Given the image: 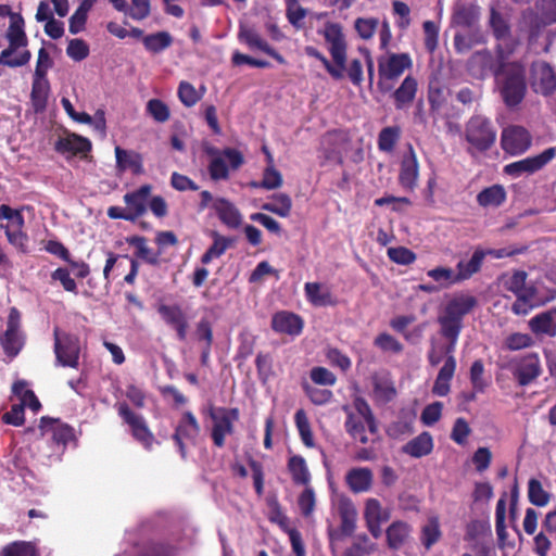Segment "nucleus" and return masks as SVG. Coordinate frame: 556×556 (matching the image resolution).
I'll return each mask as SVG.
<instances>
[{"label":"nucleus","instance_id":"1","mask_svg":"<svg viewBox=\"0 0 556 556\" xmlns=\"http://www.w3.org/2000/svg\"><path fill=\"white\" fill-rule=\"evenodd\" d=\"M24 26L21 14L10 13V23L4 36L9 46L0 53V65L20 67L30 61L31 53L26 49L28 39Z\"/></svg>","mask_w":556,"mask_h":556},{"label":"nucleus","instance_id":"2","mask_svg":"<svg viewBox=\"0 0 556 556\" xmlns=\"http://www.w3.org/2000/svg\"><path fill=\"white\" fill-rule=\"evenodd\" d=\"M526 71L523 65L514 62L507 64L502 71L501 94L509 108L520 104L526 96Z\"/></svg>","mask_w":556,"mask_h":556},{"label":"nucleus","instance_id":"3","mask_svg":"<svg viewBox=\"0 0 556 556\" xmlns=\"http://www.w3.org/2000/svg\"><path fill=\"white\" fill-rule=\"evenodd\" d=\"M477 299L468 293H456L446 303L443 312L438 317L440 327L456 331L463 328V318L477 305Z\"/></svg>","mask_w":556,"mask_h":556},{"label":"nucleus","instance_id":"4","mask_svg":"<svg viewBox=\"0 0 556 556\" xmlns=\"http://www.w3.org/2000/svg\"><path fill=\"white\" fill-rule=\"evenodd\" d=\"M206 412L213 422L212 440L217 447H223L226 437L235 431L233 424L239 420V409L210 405Z\"/></svg>","mask_w":556,"mask_h":556},{"label":"nucleus","instance_id":"5","mask_svg":"<svg viewBox=\"0 0 556 556\" xmlns=\"http://www.w3.org/2000/svg\"><path fill=\"white\" fill-rule=\"evenodd\" d=\"M0 219L9 220V224L0 225V228L5 232L9 243L21 252H26L28 236L24 231L25 220L21 211L2 204L0 205Z\"/></svg>","mask_w":556,"mask_h":556},{"label":"nucleus","instance_id":"6","mask_svg":"<svg viewBox=\"0 0 556 556\" xmlns=\"http://www.w3.org/2000/svg\"><path fill=\"white\" fill-rule=\"evenodd\" d=\"M496 139L491 122L480 115L471 117L466 126V140L478 151L489 150Z\"/></svg>","mask_w":556,"mask_h":556},{"label":"nucleus","instance_id":"7","mask_svg":"<svg viewBox=\"0 0 556 556\" xmlns=\"http://www.w3.org/2000/svg\"><path fill=\"white\" fill-rule=\"evenodd\" d=\"M530 86L543 97H549L556 91V73L546 61H535L530 66Z\"/></svg>","mask_w":556,"mask_h":556},{"label":"nucleus","instance_id":"8","mask_svg":"<svg viewBox=\"0 0 556 556\" xmlns=\"http://www.w3.org/2000/svg\"><path fill=\"white\" fill-rule=\"evenodd\" d=\"M407 53H390L378 58L379 85L397 79L405 70L412 67Z\"/></svg>","mask_w":556,"mask_h":556},{"label":"nucleus","instance_id":"9","mask_svg":"<svg viewBox=\"0 0 556 556\" xmlns=\"http://www.w3.org/2000/svg\"><path fill=\"white\" fill-rule=\"evenodd\" d=\"M79 341L72 334L62 333L54 329V353L58 364L76 368L79 358Z\"/></svg>","mask_w":556,"mask_h":556},{"label":"nucleus","instance_id":"10","mask_svg":"<svg viewBox=\"0 0 556 556\" xmlns=\"http://www.w3.org/2000/svg\"><path fill=\"white\" fill-rule=\"evenodd\" d=\"M510 366L513 376L521 387L530 384L542 374L541 361L536 353H527L515 358Z\"/></svg>","mask_w":556,"mask_h":556},{"label":"nucleus","instance_id":"11","mask_svg":"<svg viewBox=\"0 0 556 556\" xmlns=\"http://www.w3.org/2000/svg\"><path fill=\"white\" fill-rule=\"evenodd\" d=\"M338 510L341 519L340 530L329 531V541L332 552L337 549L342 538L352 535L356 528L357 510L350 500H341Z\"/></svg>","mask_w":556,"mask_h":556},{"label":"nucleus","instance_id":"12","mask_svg":"<svg viewBox=\"0 0 556 556\" xmlns=\"http://www.w3.org/2000/svg\"><path fill=\"white\" fill-rule=\"evenodd\" d=\"M555 156L556 148H548L538 155L505 165L504 173L514 178H518L523 174L530 175L543 168Z\"/></svg>","mask_w":556,"mask_h":556},{"label":"nucleus","instance_id":"13","mask_svg":"<svg viewBox=\"0 0 556 556\" xmlns=\"http://www.w3.org/2000/svg\"><path fill=\"white\" fill-rule=\"evenodd\" d=\"M118 414L130 427L132 437L139 441L147 450H151L155 439L147 426L144 418L130 410L127 404L118 405Z\"/></svg>","mask_w":556,"mask_h":556},{"label":"nucleus","instance_id":"14","mask_svg":"<svg viewBox=\"0 0 556 556\" xmlns=\"http://www.w3.org/2000/svg\"><path fill=\"white\" fill-rule=\"evenodd\" d=\"M21 314L15 307H11L7 321V330L1 337L0 342L4 352L10 356H15L23 346V336L20 331Z\"/></svg>","mask_w":556,"mask_h":556},{"label":"nucleus","instance_id":"15","mask_svg":"<svg viewBox=\"0 0 556 556\" xmlns=\"http://www.w3.org/2000/svg\"><path fill=\"white\" fill-rule=\"evenodd\" d=\"M501 144L503 150L511 155L522 154L531 146V136L521 126H508L502 132Z\"/></svg>","mask_w":556,"mask_h":556},{"label":"nucleus","instance_id":"16","mask_svg":"<svg viewBox=\"0 0 556 556\" xmlns=\"http://www.w3.org/2000/svg\"><path fill=\"white\" fill-rule=\"evenodd\" d=\"M321 34L329 45V51L334 63L339 67H344L346 62V43L341 25L327 23Z\"/></svg>","mask_w":556,"mask_h":556},{"label":"nucleus","instance_id":"17","mask_svg":"<svg viewBox=\"0 0 556 556\" xmlns=\"http://www.w3.org/2000/svg\"><path fill=\"white\" fill-rule=\"evenodd\" d=\"M238 39L241 43L245 45L251 50H260L278 63L285 64L286 59L278 53L261 36V34L252 26L240 25L238 31Z\"/></svg>","mask_w":556,"mask_h":556},{"label":"nucleus","instance_id":"18","mask_svg":"<svg viewBox=\"0 0 556 556\" xmlns=\"http://www.w3.org/2000/svg\"><path fill=\"white\" fill-rule=\"evenodd\" d=\"M243 163L242 154L235 149H226L222 154L212 159L208 172L214 180L228 178V165L237 169Z\"/></svg>","mask_w":556,"mask_h":556},{"label":"nucleus","instance_id":"19","mask_svg":"<svg viewBox=\"0 0 556 556\" xmlns=\"http://www.w3.org/2000/svg\"><path fill=\"white\" fill-rule=\"evenodd\" d=\"M364 519L370 534L378 539L382 534V523L390 519V511L383 508L377 498H367L364 507Z\"/></svg>","mask_w":556,"mask_h":556},{"label":"nucleus","instance_id":"20","mask_svg":"<svg viewBox=\"0 0 556 556\" xmlns=\"http://www.w3.org/2000/svg\"><path fill=\"white\" fill-rule=\"evenodd\" d=\"M200 431L201 428L195 416L191 412H185L173 434V440L184 458L186 457L185 440L193 442Z\"/></svg>","mask_w":556,"mask_h":556},{"label":"nucleus","instance_id":"21","mask_svg":"<svg viewBox=\"0 0 556 556\" xmlns=\"http://www.w3.org/2000/svg\"><path fill=\"white\" fill-rule=\"evenodd\" d=\"M419 177V164L417 155L412 146L408 148V152L402 157L400 164L399 182L400 185L409 191H413L418 185Z\"/></svg>","mask_w":556,"mask_h":556},{"label":"nucleus","instance_id":"22","mask_svg":"<svg viewBox=\"0 0 556 556\" xmlns=\"http://www.w3.org/2000/svg\"><path fill=\"white\" fill-rule=\"evenodd\" d=\"M157 312L163 320L176 330L178 339L186 340L189 324L182 309L177 305L162 304L157 307Z\"/></svg>","mask_w":556,"mask_h":556},{"label":"nucleus","instance_id":"23","mask_svg":"<svg viewBox=\"0 0 556 556\" xmlns=\"http://www.w3.org/2000/svg\"><path fill=\"white\" fill-rule=\"evenodd\" d=\"M527 277L526 271L515 270L504 274L501 277V282L505 290L513 292L516 296L521 295L526 298L527 294H536L535 288L527 285Z\"/></svg>","mask_w":556,"mask_h":556},{"label":"nucleus","instance_id":"24","mask_svg":"<svg viewBox=\"0 0 556 556\" xmlns=\"http://www.w3.org/2000/svg\"><path fill=\"white\" fill-rule=\"evenodd\" d=\"M456 371V358L448 356L440 368L432 387V393L437 396H446L451 391V381Z\"/></svg>","mask_w":556,"mask_h":556},{"label":"nucleus","instance_id":"25","mask_svg":"<svg viewBox=\"0 0 556 556\" xmlns=\"http://www.w3.org/2000/svg\"><path fill=\"white\" fill-rule=\"evenodd\" d=\"M345 482L354 493L367 492L372 486L374 473L367 467H355L346 472Z\"/></svg>","mask_w":556,"mask_h":556},{"label":"nucleus","instance_id":"26","mask_svg":"<svg viewBox=\"0 0 556 556\" xmlns=\"http://www.w3.org/2000/svg\"><path fill=\"white\" fill-rule=\"evenodd\" d=\"M271 327L276 332L298 336L303 328L302 319L289 312H278L273 316Z\"/></svg>","mask_w":556,"mask_h":556},{"label":"nucleus","instance_id":"27","mask_svg":"<svg viewBox=\"0 0 556 556\" xmlns=\"http://www.w3.org/2000/svg\"><path fill=\"white\" fill-rule=\"evenodd\" d=\"M150 194L151 186L144 185L134 192H129L124 195L127 208L131 215H134L135 219L146 213Z\"/></svg>","mask_w":556,"mask_h":556},{"label":"nucleus","instance_id":"28","mask_svg":"<svg viewBox=\"0 0 556 556\" xmlns=\"http://www.w3.org/2000/svg\"><path fill=\"white\" fill-rule=\"evenodd\" d=\"M304 291L307 300L315 306H331L337 303L329 287L323 283L306 282Z\"/></svg>","mask_w":556,"mask_h":556},{"label":"nucleus","instance_id":"29","mask_svg":"<svg viewBox=\"0 0 556 556\" xmlns=\"http://www.w3.org/2000/svg\"><path fill=\"white\" fill-rule=\"evenodd\" d=\"M213 207L219 219L229 228H237L241 225L242 216L239 210L228 200L218 198L214 200Z\"/></svg>","mask_w":556,"mask_h":556},{"label":"nucleus","instance_id":"30","mask_svg":"<svg viewBox=\"0 0 556 556\" xmlns=\"http://www.w3.org/2000/svg\"><path fill=\"white\" fill-rule=\"evenodd\" d=\"M493 65L494 60L489 51H477L468 61V71L476 78H484L492 72Z\"/></svg>","mask_w":556,"mask_h":556},{"label":"nucleus","instance_id":"31","mask_svg":"<svg viewBox=\"0 0 556 556\" xmlns=\"http://www.w3.org/2000/svg\"><path fill=\"white\" fill-rule=\"evenodd\" d=\"M433 450V440L429 432H422L416 438L408 441L403 447V453L415 457L420 458L422 456L429 455Z\"/></svg>","mask_w":556,"mask_h":556},{"label":"nucleus","instance_id":"32","mask_svg":"<svg viewBox=\"0 0 556 556\" xmlns=\"http://www.w3.org/2000/svg\"><path fill=\"white\" fill-rule=\"evenodd\" d=\"M116 166L119 170H131L134 174L142 173V160L139 153L115 148Z\"/></svg>","mask_w":556,"mask_h":556},{"label":"nucleus","instance_id":"33","mask_svg":"<svg viewBox=\"0 0 556 556\" xmlns=\"http://www.w3.org/2000/svg\"><path fill=\"white\" fill-rule=\"evenodd\" d=\"M410 532L412 528L406 522H392L386 531L388 546L393 549L401 548L410 536Z\"/></svg>","mask_w":556,"mask_h":556},{"label":"nucleus","instance_id":"34","mask_svg":"<svg viewBox=\"0 0 556 556\" xmlns=\"http://www.w3.org/2000/svg\"><path fill=\"white\" fill-rule=\"evenodd\" d=\"M49 81L47 78L34 77L30 102L36 113L43 112L49 97Z\"/></svg>","mask_w":556,"mask_h":556},{"label":"nucleus","instance_id":"35","mask_svg":"<svg viewBox=\"0 0 556 556\" xmlns=\"http://www.w3.org/2000/svg\"><path fill=\"white\" fill-rule=\"evenodd\" d=\"M506 200V191L501 185L484 188L477 195V202L482 207H497Z\"/></svg>","mask_w":556,"mask_h":556},{"label":"nucleus","instance_id":"36","mask_svg":"<svg viewBox=\"0 0 556 556\" xmlns=\"http://www.w3.org/2000/svg\"><path fill=\"white\" fill-rule=\"evenodd\" d=\"M90 149V141L77 135H68L64 138L59 139V141L56 142V150L62 153H86Z\"/></svg>","mask_w":556,"mask_h":556},{"label":"nucleus","instance_id":"37","mask_svg":"<svg viewBox=\"0 0 556 556\" xmlns=\"http://www.w3.org/2000/svg\"><path fill=\"white\" fill-rule=\"evenodd\" d=\"M417 92V81L412 76H406L400 87L394 91L395 106L403 109L405 104L410 103Z\"/></svg>","mask_w":556,"mask_h":556},{"label":"nucleus","instance_id":"38","mask_svg":"<svg viewBox=\"0 0 556 556\" xmlns=\"http://www.w3.org/2000/svg\"><path fill=\"white\" fill-rule=\"evenodd\" d=\"M530 329L536 334L556 336V323L554 316L548 313H541L529 320Z\"/></svg>","mask_w":556,"mask_h":556},{"label":"nucleus","instance_id":"39","mask_svg":"<svg viewBox=\"0 0 556 556\" xmlns=\"http://www.w3.org/2000/svg\"><path fill=\"white\" fill-rule=\"evenodd\" d=\"M288 469L295 484L307 485L311 481V473L305 459L302 456L294 455L289 458Z\"/></svg>","mask_w":556,"mask_h":556},{"label":"nucleus","instance_id":"40","mask_svg":"<svg viewBox=\"0 0 556 556\" xmlns=\"http://www.w3.org/2000/svg\"><path fill=\"white\" fill-rule=\"evenodd\" d=\"M96 0H83L74 14L70 17L68 30L75 35L80 33L86 25L89 11L92 9Z\"/></svg>","mask_w":556,"mask_h":556},{"label":"nucleus","instance_id":"41","mask_svg":"<svg viewBox=\"0 0 556 556\" xmlns=\"http://www.w3.org/2000/svg\"><path fill=\"white\" fill-rule=\"evenodd\" d=\"M262 208L280 217H287L290 215L292 201L288 194L277 193L271 197L270 202L264 203Z\"/></svg>","mask_w":556,"mask_h":556},{"label":"nucleus","instance_id":"42","mask_svg":"<svg viewBox=\"0 0 556 556\" xmlns=\"http://www.w3.org/2000/svg\"><path fill=\"white\" fill-rule=\"evenodd\" d=\"M483 258H484V252L478 250L472 254L470 260L458 262V264H457L458 273L456 274L458 280L463 281L465 279H468L473 274L479 271V269L482 265Z\"/></svg>","mask_w":556,"mask_h":556},{"label":"nucleus","instance_id":"43","mask_svg":"<svg viewBox=\"0 0 556 556\" xmlns=\"http://www.w3.org/2000/svg\"><path fill=\"white\" fill-rule=\"evenodd\" d=\"M441 538L438 518H430L421 528L420 541L426 549H430Z\"/></svg>","mask_w":556,"mask_h":556},{"label":"nucleus","instance_id":"44","mask_svg":"<svg viewBox=\"0 0 556 556\" xmlns=\"http://www.w3.org/2000/svg\"><path fill=\"white\" fill-rule=\"evenodd\" d=\"M469 379L476 392L483 393L490 386V379L484 376V365L481 359L472 363L469 370Z\"/></svg>","mask_w":556,"mask_h":556},{"label":"nucleus","instance_id":"45","mask_svg":"<svg viewBox=\"0 0 556 556\" xmlns=\"http://www.w3.org/2000/svg\"><path fill=\"white\" fill-rule=\"evenodd\" d=\"M172 36L167 31H159L143 38L146 49L153 53L165 50L172 45Z\"/></svg>","mask_w":556,"mask_h":556},{"label":"nucleus","instance_id":"46","mask_svg":"<svg viewBox=\"0 0 556 556\" xmlns=\"http://www.w3.org/2000/svg\"><path fill=\"white\" fill-rule=\"evenodd\" d=\"M353 408L355 410L353 413L356 416L364 418L368 431L376 433L378 431V425L368 403L362 397H356L353 402Z\"/></svg>","mask_w":556,"mask_h":556},{"label":"nucleus","instance_id":"47","mask_svg":"<svg viewBox=\"0 0 556 556\" xmlns=\"http://www.w3.org/2000/svg\"><path fill=\"white\" fill-rule=\"evenodd\" d=\"M213 238H214L213 244L202 255L201 261L203 264H208L212 260L217 258L220 255H223L232 242L230 239L219 236L216 232L213 233Z\"/></svg>","mask_w":556,"mask_h":556},{"label":"nucleus","instance_id":"48","mask_svg":"<svg viewBox=\"0 0 556 556\" xmlns=\"http://www.w3.org/2000/svg\"><path fill=\"white\" fill-rule=\"evenodd\" d=\"M130 245L137 249L136 255L149 264L156 265L159 263V254L147 245L143 237L134 236L127 239Z\"/></svg>","mask_w":556,"mask_h":556},{"label":"nucleus","instance_id":"49","mask_svg":"<svg viewBox=\"0 0 556 556\" xmlns=\"http://www.w3.org/2000/svg\"><path fill=\"white\" fill-rule=\"evenodd\" d=\"M273 156L269 155V165L265 168L263 179L260 184H253L254 187H262L267 190H274L282 185V176L274 167Z\"/></svg>","mask_w":556,"mask_h":556},{"label":"nucleus","instance_id":"50","mask_svg":"<svg viewBox=\"0 0 556 556\" xmlns=\"http://www.w3.org/2000/svg\"><path fill=\"white\" fill-rule=\"evenodd\" d=\"M395 396V388L387 378H376L374 381V397L377 402L387 403Z\"/></svg>","mask_w":556,"mask_h":556},{"label":"nucleus","instance_id":"51","mask_svg":"<svg viewBox=\"0 0 556 556\" xmlns=\"http://www.w3.org/2000/svg\"><path fill=\"white\" fill-rule=\"evenodd\" d=\"M295 426L300 433L301 440L307 447L314 446V438L308 418L303 409H299L294 416Z\"/></svg>","mask_w":556,"mask_h":556},{"label":"nucleus","instance_id":"52","mask_svg":"<svg viewBox=\"0 0 556 556\" xmlns=\"http://www.w3.org/2000/svg\"><path fill=\"white\" fill-rule=\"evenodd\" d=\"M428 277L437 281L441 288L459 282L457 275L447 267H435L427 271Z\"/></svg>","mask_w":556,"mask_h":556},{"label":"nucleus","instance_id":"53","mask_svg":"<svg viewBox=\"0 0 556 556\" xmlns=\"http://www.w3.org/2000/svg\"><path fill=\"white\" fill-rule=\"evenodd\" d=\"M56 420L42 417L40 420L39 429L41 431V435H45L50 429H53V439L58 442L65 443L67 439L72 435L71 429L67 427H59L54 429V424Z\"/></svg>","mask_w":556,"mask_h":556},{"label":"nucleus","instance_id":"54","mask_svg":"<svg viewBox=\"0 0 556 556\" xmlns=\"http://www.w3.org/2000/svg\"><path fill=\"white\" fill-rule=\"evenodd\" d=\"M147 112L157 123H165L170 116L169 108L160 99L149 100Z\"/></svg>","mask_w":556,"mask_h":556},{"label":"nucleus","instance_id":"55","mask_svg":"<svg viewBox=\"0 0 556 556\" xmlns=\"http://www.w3.org/2000/svg\"><path fill=\"white\" fill-rule=\"evenodd\" d=\"M379 21L376 17H358L355 21V29L364 40L371 39L377 31Z\"/></svg>","mask_w":556,"mask_h":556},{"label":"nucleus","instance_id":"56","mask_svg":"<svg viewBox=\"0 0 556 556\" xmlns=\"http://www.w3.org/2000/svg\"><path fill=\"white\" fill-rule=\"evenodd\" d=\"M400 129L397 127L383 128L378 137V147L381 151L391 152L399 140Z\"/></svg>","mask_w":556,"mask_h":556},{"label":"nucleus","instance_id":"57","mask_svg":"<svg viewBox=\"0 0 556 556\" xmlns=\"http://www.w3.org/2000/svg\"><path fill=\"white\" fill-rule=\"evenodd\" d=\"M202 94L188 81H181L178 86V98L187 108H191L198 103Z\"/></svg>","mask_w":556,"mask_h":556},{"label":"nucleus","instance_id":"58","mask_svg":"<svg viewBox=\"0 0 556 556\" xmlns=\"http://www.w3.org/2000/svg\"><path fill=\"white\" fill-rule=\"evenodd\" d=\"M529 501L535 506H545L548 503L549 495L544 489L542 484L535 480L531 479L529 481V490H528Z\"/></svg>","mask_w":556,"mask_h":556},{"label":"nucleus","instance_id":"59","mask_svg":"<svg viewBox=\"0 0 556 556\" xmlns=\"http://www.w3.org/2000/svg\"><path fill=\"white\" fill-rule=\"evenodd\" d=\"M306 16V10L300 5L298 0L287 1V18L295 28H301L303 20Z\"/></svg>","mask_w":556,"mask_h":556},{"label":"nucleus","instance_id":"60","mask_svg":"<svg viewBox=\"0 0 556 556\" xmlns=\"http://www.w3.org/2000/svg\"><path fill=\"white\" fill-rule=\"evenodd\" d=\"M122 12L132 20L141 21L150 14V0H131V4H127L126 11Z\"/></svg>","mask_w":556,"mask_h":556},{"label":"nucleus","instance_id":"61","mask_svg":"<svg viewBox=\"0 0 556 556\" xmlns=\"http://www.w3.org/2000/svg\"><path fill=\"white\" fill-rule=\"evenodd\" d=\"M388 256L391 261L401 265L412 264L416 260L415 253L404 247L390 248Z\"/></svg>","mask_w":556,"mask_h":556},{"label":"nucleus","instance_id":"62","mask_svg":"<svg viewBox=\"0 0 556 556\" xmlns=\"http://www.w3.org/2000/svg\"><path fill=\"white\" fill-rule=\"evenodd\" d=\"M533 344L532 338L527 333L515 332L505 340V345L510 351L529 348Z\"/></svg>","mask_w":556,"mask_h":556},{"label":"nucleus","instance_id":"63","mask_svg":"<svg viewBox=\"0 0 556 556\" xmlns=\"http://www.w3.org/2000/svg\"><path fill=\"white\" fill-rule=\"evenodd\" d=\"M67 55L74 61H83L89 54L87 43L81 39H72L66 49Z\"/></svg>","mask_w":556,"mask_h":556},{"label":"nucleus","instance_id":"64","mask_svg":"<svg viewBox=\"0 0 556 556\" xmlns=\"http://www.w3.org/2000/svg\"><path fill=\"white\" fill-rule=\"evenodd\" d=\"M2 556H36V551L30 543L15 542L2 551Z\"/></svg>","mask_w":556,"mask_h":556}]
</instances>
